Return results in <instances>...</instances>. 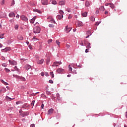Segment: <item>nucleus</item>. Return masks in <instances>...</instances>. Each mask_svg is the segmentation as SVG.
<instances>
[{"label": "nucleus", "instance_id": "1", "mask_svg": "<svg viewBox=\"0 0 127 127\" xmlns=\"http://www.w3.org/2000/svg\"><path fill=\"white\" fill-rule=\"evenodd\" d=\"M13 76L14 77V78H16V79H20V81H26V79H25V78H24V77L20 76L16 74H13Z\"/></svg>", "mask_w": 127, "mask_h": 127}, {"label": "nucleus", "instance_id": "2", "mask_svg": "<svg viewBox=\"0 0 127 127\" xmlns=\"http://www.w3.org/2000/svg\"><path fill=\"white\" fill-rule=\"evenodd\" d=\"M34 33H40V28L39 27H35L33 29Z\"/></svg>", "mask_w": 127, "mask_h": 127}, {"label": "nucleus", "instance_id": "3", "mask_svg": "<svg viewBox=\"0 0 127 127\" xmlns=\"http://www.w3.org/2000/svg\"><path fill=\"white\" fill-rule=\"evenodd\" d=\"M20 18L22 20H23V21H25L26 22L28 21V18H27V17L24 15L20 16Z\"/></svg>", "mask_w": 127, "mask_h": 127}, {"label": "nucleus", "instance_id": "4", "mask_svg": "<svg viewBox=\"0 0 127 127\" xmlns=\"http://www.w3.org/2000/svg\"><path fill=\"white\" fill-rule=\"evenodd\" d=\"M41 3L43 5H47L48 4V0H41Z\"/></svg>", "mask_w": 127, "mask_h": 127}, {"label": "nucleus", "instance_id": "5", "mask_svg": "<svg viewBox=\"0 0 127 127\" xmlns=\"http://www.w3.org/2000/svg\"><path fill=\"white\" fill-rule=\"evenodd\" d=\"M71 29H72V28L68 27V26H65L64 30H65V31H66V32L67 33H68V32H70L71 31Z\"/></svg>", "mask_w": 127, "mask_h": 127}, {"label": "nucleus", "instance_id": "6", "mask_svg": "<svg viewBox=\"0 0 127 127\" xmlns=\"http://www.w3.org/2000/svg\"><path fill=\"white\" fill-rule=\"evenodd\" d=\"M84 45L88 49H90V48H91V43H88L87 45V44H86V41H84Z\"/></svg>", "mask_w": 127, "mask_h": 127}, {"label": "nucleus", "instance_id": "7", "mask_svg": "<svg viewBox=\"0 0 127 127\" xmlns=\"http://www.w3.org/2000/svg\"><path fill=\"white\" fill-rule=\"evenodd\" d=\"M8 61H9V63H10L11 65H16V62H15V61H11L10 60H9Z\"/></svg>", "mask_w": 127, "mask_h": 127}, {"label": "nucleus", "instance_id": "8", "mask_svg": "<svg viewBox=\"0 0 127 127\" xmlns=\"http://www.w3.org/2000/svg\"><path fill=\"white\" fill-rule=\"evenodd\" d=\"M76 25H77V27H80L81 26H83V23L80 21H78L76 23Z\"/></svg>", "mask_w": 127, "mask_h": 127}, {"label": "nucleus", "instance_id": "9", "mask_svg": "<svg viewBox=\"0 0 127 127\" xmlns=\"http://www.w3.org/2000/svg\"><path fill=\"white\" fill-rule=\"evenodd\" d=\"M24 68L26 70H29L30 69V70H32V68H31V66L27 64L24 66Z\"/></svg>", "mask_w": 127, "mask_h": 127}, {"label": "nucleus", "instance_id": "10", "mask_svg": "<svg viewBox=\"0 0 127 127\" xmlns=\"http://www.w3.org/2000/svg\"><path fill=\"white\" fill-rule=\"evenodd\" d=\"M53 112H54V109L51 108L48 111V115H51V114H53Z\"/></svg>", "mask_w": 127, "mask_h": 127}, {"label": "nucleus", "instance_id": "11", "mask_svg": "<svg viewBox=\"0 0 127 127\" xmlns=\"http://www.w3.org/2000/svg\"><path fill=\"white\" fill-rule=\"evenodd\" d=\"M64 71V69L61 68H59L57 70V72H58V73H59V74L61 73H63Z\"/></svg>", "mask_w": 127, "mask_h": 127}, {"label": "nucleus", "instance_id": "12", "mask_svg": "<svg viewBox=\"0 0 127 127\" xmlns=\"http://www.w3.org/2000/svg\"><path fill=\"white\" fill-rule=\"evenodd\" d=\"M43 62H44V60L41 59L37 61V64H43Z\"/></svg>", "mask_w": 127, "mask_h": 127}, {"label": "nucleus", "instance_id": "13", "mask_svg": "<svg viewBox=\"0 0 127 127\" xmlns=\"http://www.w3.org/2000/svg\"><path fill=\"white\" fill-rule=\"evenodd\" d=\"M9 17H15V14H14V13H13V12H11L9 14Z\"/></svg>", "mask_w": 127, "mask_h": 127}, {"label": "nucleus", "instance_id": "14", "mask_svg": "<svg viewBox=\"0 0 127 127\" xmlns=\"http://www.w3.org/2000/svg\"><path fill=\"white\" fill-rule=\"evenodd\" d=\"M59 5H64L65 4V0H61L59 2Z\"/></svg>", "mask_w": 127, "mask_h": 127}, {"label": "nucleus", "instance_id": "15", "mask_svg": "<svg viewBox=\"0 0 127 127\" xmlns=\"http://www.w3.org/2000/svg\"><path fill=\"white\" fill-rule=\"evenodd\" d=\"M2 51H3V52H7V51H10V48H6L4 49H2Z\"/></svg>", "mask_w": 127, "mask_h": 127}, {"label": "nucleus", "instance_id": "16", "mask_svg": "<svg viewBox=\"0 0 127 127\" xmlns=\"http://www.w3.org/2000/svg\"><path fill=\"white\" fill-rule=\"evenodd\" d=\"M109 6L111 7V8H112V9H114V8H115V4H114V3H110Z\"/></svg>", "mask_w": 127, "mask_h": 127}, {"label": "nucleus", "instance_id": "17", "mask_svg": "<svg viewBox=\"0 0 127 127\" xmlns=\"http://www.w3.org/2000/svg\"><path fill=\"white\" fill-rule=\"evenodd\" d=\"M81 15H82L83 17H86L88 16V13H87V12L82 13Z\"/></svg>", "mask_w": 127, "mask_h": 127}, {"label": "nucleus", "instance_id": "18", "mask_svg": "<svg viewBox=\"0 0 127 127\" xmlns=\"http://www.w3.org/2000/svg\"><path fill=\"white\" fill-rule=\"evenodd\" d=\"M57 18L59 20L62 19V18H63V15H58L57 16Z\"/></svg>", "mask_w": 127, "mask_h": 127}, {"label": "nucleus", "instance_id": "19", "mask_svg": "<svg viewBox=\"0 0 127 127\" xmlns=\"http://www.w3.org/2000/svg\"><path fill=\"white\" fill-rule=\"evenodd\" d=\"M90 5V2H89V1H86L85 2V6L86 7H89Z\"/></svg>", "mask_w": 127, "mask_h": 127}, {"label": "nucleus", "instance_id": "20", "mask_svg": "<svg viewBox=\"0 0 127 127\" xmlns=\"http://www.w3.org/2000/svg\"><path fill=\"white\" fill-rule=\"evenodd\" d=\"M35 17H34L32 19L30 20V23H34V21H35Z\"/></svg>", "mask_w": 127, "mask_h": 127}, {"label": "nucleus", "instance_id": "21", "mask_svg": "<svg viewBox=\"0 0 127 127\" xmlns=\"http://www.w3.org/2000/svg\"><path fill=\"white\" fill-rule=\"evenodd\" d=\"M1 83H2V84H4V85H5V86L8 85V83H7V82H5V81H3V80L2 79L1 80Z\"/></svg>", "mask_w": 127, "mask_h": 127}, {"label": "nucleus", "instance_id": "22", "mask_svg": "<svg viewBox=\"0 0 127 127\" xmlns=\"http://www.w3.org/2000/svg\"><path fill=\"white\" fill-rule=\"evenodd\" d=\"M17 38L19 40H23V37L22 36H18Z\"/></svg>", "mask_w": 127, "mask_h": 127}, {"label": "nucleus", "instance_id": "23", "mask_svg": "<svg viewBox=\"0 0 127 127\" xmlns=\"http://www.w3.org/2000/svg\"><path fill=\"white\" fill-rule=\"evenodd\" d=\"M2 93H5L6 92V89L4 87L1 88Z\"/></svg>", "mask_w": 127, "mask_h": 127}, {"label": "nucleus", "instance_id": "24", "mask_svg": "<svg viewBox=\"0 0 127 127\" xmlns=\"http://www.w3.org/2000/svg\"><path fill=\"white\" fill-rule=\"evenodd\" d=\"M54 64H59V65H61V64H62V63L61 62H56L54 63Z\"/></svg>", "mask_w": 127, "mask_h": 127}, {"label": "nucleus", "instance_id": "25", "mask_svg": "<svg viewBox=\"0 0 127 127\" xmlns=\"http://www.w3.org/2000/svg\"><path fill=\"white\" fill-rule=\"evenodd\" d=\"M34 11H36L37 12H38V13H40L41 11H40V10L38 9H34Z\"/></svg>", "mask_w": 127, "mask_h": 127}, {"label": "nucleus", "instance_id": "26", "mask_svg": "<svg viewBox=\"0 0 127 127\" xmlns=\"http://www.w3.org/2000/svg\"><path fill=\"white\" fill-rule=\"evenodd\" d=\"M100 9L101 10H103V11H104V10H106V9H105V7H104V6H101L100 8Z\"/></svg>", "mask_w": 127, "mask_h": 127}, {"label": "nucleus", "instance_id": "27", "mask_svg": "<svg viewBox=\"0 0 127 127\" xmlns=\"http://www.w3.org/2000/svg\"><path fill=\"white\" fill-rule=\"evenodd\" d=\"M87 35H92V32H91V31H88L86 32Z\"/></svg>", "mask_w": 127, "mask_h": 127}, {"label": "nucleus", "instance_id": "28", "mask_svg": "<svg viewBox=\"0 0 127 127\" xmlns=\"http://www.w3.org/2000/svg\"><path fill=\"white\" fill-rule=\"evenodd\" d=\"M59 13L62 16L63 15V14H64V12L62 10H60Z\"/></svg>", "mask_w": 127, "mask_h": 127}, {"label": "nucleus", "instance_id": "29", "mask_svg": "<svg viewBox=\"0 0 127 127\" xmlns=\"http://www.w3.org/2000/svg\"><path fill=\"white\" fill-rule=\"evenodd\" d=\"M50 22L51 23H56V22H55V20H54L53 19H52L51 20H50Z\"/></svg>", "mask_w": 127, "mask_h": 127}, {"label": "nucleus", "instance_id": "30", "mask_svg": "<svg viewBox=\"0 0 127 127\" xmlns=\"http://www.w3.org/2000/svg\"><path fill=\"white\" fill-rule=\"evenodd\" d=\"M34 103H35V101L33 100L31 103V105L32 106V108H33V106H34Z\"/></svg>", "mask_w": 127, "mask_h": 127}, {"label": "nucleus", "instance_id": "31", "mask_svg": "<svg viewBox=\"0 0 127 127\" xmlns=\"http://www.w3.org/2000/svg\"><path fill=\"white\" fill-rule=\"evenodd\" d=\"M4 70L7 73H8V72H10V70L8 69V68H5Z\"/></svg>", "mask_w": 127, "mask_h": 127}, {"label": "nucleus", "instance_id": "32", "mask_svg": "<svg viewBox=\"0 0 127 127\" xmlns=\"http://www.w3.org/2000/svg\"><path fill=\"white\" fill-rule=\"evenodd\" d=\"M14 69L15 70V71H17L18 72H19V69H18V68H17V66H15L14 67Z\"/></svg>", "mask_w": 127, "mask_h": 127}, {"label": "nucleus", "instance_id": "33", "mask_svg": "<svg viewBox=\"0 0 127 127\" xmlns=\"http://www.w3.org/2000/svg\"><path fill=\"white\" fill-rule=\"evenodd\" d=\"M3 35H4V34H0V38L1 39H2V38H3Z\"/></svg>", "mask_w": 127, "mask_h": 127}, {"label": "nucleus", "instance_id": "34", "mask_svg": "<svg viewBox=\"0 0 127 127\" xmlns=\"http://www.w3.org/2000/svg\"><path fill=\"white\" fill-rule=\"evenodd\" d=\"M53 40L52 39H50L48 40V44H50V43H51L52 42Z\"/></svg>", "mask_w": 127, "mask_h": 127}, {"label": "nucleus", "instance_id": "35", "mask_svg": "<svg viewBox=\"0 0 127 127\" xmlns=\"http://www.w3.org/2000/svg\"><path fill=\"white\" fill-rule=\"evenodd\" d=\"M50 75L51 76L52 78H54V74L53 72H50Z\"/></svg>", "mask_w": 127, "mask_h": 127}, {"label": "nucleus", "instance_id": "36", "mask_svg": "<svg viewBox=\"0 0 127 127\" xmlns=\"http://www.w3.org/2000/svg\"><path fill=\"white\" fill-rule=\"evenodd\" d=\"M91 21H95V17H94V16H91Z\"/></svg>", "mask_w": 127, "mask_h": 127}, {"label": "nucleus", "instance_id": "37", "mask_svg": "<svg viewBox=\"0 0 127 127\" xmlns=\"http://www.w3.org/2000/svg\"><path fill=\"white\" fill-rule=\"evenodd\" d=\"M18 27H19V26L18 24H16L15 25V27H14L15 29H16V30L18 29Z\"/></svg>", "mask_w": 127, "mask_h": 127}, {"label": "nucleus", "instance_id": "38", "mask_svg": "<svg viewBox=\"0 0 127 127\" xmlns=\"http://www.w3.org/2000/svg\"><path fill=\"white\" fill-rule=\"evenodd\" d=\"M52 3H53V4H57V2L56 0H54L52 1Z\"/></svg>", "mask_w": 127, "mask_h": 127}, {"label": "nucleus", "instance_id": "39", "mask_svg": "<svg viewBox=\"0 0 127 127\" xmlns=\"http://www.w3.org/2000/svg\"><path fill=\"white\" fill-rule=\"evenodd\" d=\"M49 62H50V60H49V59H47L46 60V64L48 65V64H49Z\"/></svg>", "mask_w": 127, "mask_h": 127}, {"label": "nucleus", "instance_id": "40", "mask_svg": "<svg viewBox=\"0 0 127 127\" xmlns=\"http://www.w3.org/2000/svg\"><path fill=\"white\" fill-rule=\"evenodd\" d=\"M6 100H13V99H11L10 98H9L8 96H6Z\"/></svg>", "mask_w": 127, "mask_h": 127}, {"label": "nucleus", "instance_id": "41", "mask_svg": "<svg viewBox=\"0 0 127 127\" xmlns=\"http://www.w3.org/2000/svg\"><path fill=\"white\" fill-rule=\"evenodd\" d=\"M68 68H69V71H72V67H71V65L69 64L68 65Z\"/></svg>", "mask_w": 127, "mask_h": 127}, {"label": "nucleus", "instance_id": "42", "mask_svg": "<svg viewBox=\"0 0 127 127\" xmlns=\"http://www.w3.org/2000/svg\"><path fill=\"white\" fill-rule=\"evenodd\" d=\"M2 66H3V67H6V66H7V65L6 64L4 63L2 64Z\"/></svg>", "mask_w": 127, "mask_h": 127}, {"label": "nucleus", "instance_id": "43", "mask_svg": "<svg viewBox=\"0 0 127 127\" xmlns=\"http://www.w3.org/2000/svg\"><path fill=\"white\" fill-rule=\"evenodd\" d=\"M56 42L59 46V45H60V42H59L58 40H56Z\"/></svg>", "mask_w": 127, "mask_h": 127}, {"label": "nucleus", "instance_id": "44", "mask_svg": "<svg viewBox=\"0 0 127 127\" xmlns=\"http://www.w3.org/2000/svg\"><path fill=\"white\" fill-rule=\"evenodd\" d=\"M49 27H54V25L51 24L49 25Z\"/></svg>", "mask_w": 127, "mask_h": 127}, {"label": "nucleus", "instance_id": "45", "mask_svg": "<svg viewBox=\"0 0 127 127\" xmlns=\"http://www.w3.org/2000/svg\"><path fill=\"white\" fill-rule=\"evenodd\" d=\"M49 82L50 83V84H53V80H50Z\"/></svg>", "mask_w": 127, "mask_h": 127}, {"label": "nucleus", "instance_id": "46", "mask_svg": "<svg viewBox=\"0 0 127 127\" xmlns=\"http://www.w3.org/2000/svg\"><path fill=\"white\" fill-rule=\"evenodd\" d=\"M110 4H111V3H106L105 4L106 6H108V5L110 6Z\"/></svg>", "mask_w": 127, "mask_h": 127}, {"label": "nucleus", "instance_id": "47", "mask_svg": "<svg viewBox=\"0 0 127 127\" xmlns=\"http://www.w3.org/2000/svg\"><path fill=\"white\" fill-rule=\"evenodd\" d=\"M30 127H35V125H34V124H33L31 125Z\"/></svg>", "mask_w": 127, "mask_h": 127}, {"label": "nucleus", "instance_id": "48", "mask_svg": "<svg viewBox=\"0 0 127 127\" xmlns=\"http://www.w3.org/2000/svg\"><path fill=\"white\" fill-rule=\"evenodd\" d=\"M26 116H27V114H22V116H23V117H26Z\"/></svg>", "mask_w": 127, "mask_h": 127}, {"label": "nucleus", "instance_id": "49", "mask_svg": "<svg viewBox=\"0 0 127 127\" xmlns=\"http://www.w3.org/2000/svg\"><path fill=\"white\" fill-rule=\"evenodd\" d=\"M88 52H89V49H86L85 50V53H88Z\"/></svg>", "mask_w": 127, "mask_h": 127}, {"label": "nucleus", "instance_id": "50", "mask_svg": "<svg viewBox=\"0 0 127 127\" xmlns=\"http://www.w3.org/2000/svg\"><path fill=\"white\" fill-rule=\"evenodd\" d=\"M39 44H40V49H41V47H42V43H39Z\"/></svg>", "mask_w": 127, "mask_h": 127}, {"label": "nucleus", "instance_id": "51", "mask_svg": "<svg viewBox=\"0 0 127 127\" xmlns=\"http://www.w3.org/2000/svg\"><path fill=\"white\" fill-rule=\"evenodd\" d=\"M53 18H52V17H51V16H49L48 17V19H51H51H53Z\"/></svg>", "mask_w": 127, "mask_h": 127}, {"label": "nucleus", "instance_id": "52", "mask_svg": "<svg viewBox=\"0 0 127 127\" xmlns=\"http://www.w3.org/2000/svg\"><path fill=\"white\" fill-rule=\"evenodd\" d=\"M67 10L68 12H71V9H70V8H67Z\"/></svg>", "mask_w": 127, "mask_h": 127}, {"label": "nucleus", "instance_id": "53", "mask_svg": "<svg viewBox=\"0 0 127 127\" xmlns=\"http://www.w3.org/2000/svg\"><path fill=\"white\" fill-rule=\"evenodd\" d=\"M45 75H46V76H49V74H48V72H46Z\"/></svg>", "mask_w": 127, "mask_h": 127}, {"label": "nucleus", "instance_id": "54", "mask_svg": "<svg viewBox=\"0 0 127 127\" xmlns=\"http://www.w3.org/2000/svg\"><path fill=\"white\" fill-rule=\"evenodd\" d=\"M41 76H44V72H42L41 73Z\"/></svg>", "mask_w": 127, "mask_h": 127}, {"label": "nucleus", "instance_id": "55", "mask_svg": "<svg viewBox=\"0 0 127 127\" xmlns=\"http://www.w3.org/2000/svg\"><path fill=\"white\" fill-rule=\"evenodd\" d=\"M41 108H42V109H44V104H42V105H41Z\"/></svg>", "mask_w": 127, "mask_h": 127}, {"label": "nucleus", "instance_id": "56", "mask_svg": "<svg viewBox=\"0 0 127 127\" xmlns=\"http://www.w3.org/2000/svg\"><path fill=\"white\" fill-rule=\"evenodd\" d=\"M67 48H69L70 47V45L66 44Z\"/></svg>", "mask_w": 127, "mask_h": 127}, {"label": "nucleus", "instance_id": "57", "mask_svg": "<svg viewBox=\"0 0 127 127\" xmlns=\"http://www.w3.org/2000/svg\"><path fill=\"white\" fill-rule=\"evenodd\" d=\"M46 94H47V95H50V92L49 91H46Z\"/></svg>", "mask_w": 127, "mask_h": 127}, {"label": "nucleus", "instance_id": "58", "mask_svg": "<svg viewBox=\"0 0 127 127\" xmlns=\"http://www.w3.org/2000/svg\"><path fill=\"white\" fill-rule=\"evenodd\" d=\"M1 4H4V0L2 1Z\"/></svg>", "mask_w": 127, "mask_h": 127}, {"label": "nucleus", "instance_id": "59", "mask_svg": "<svg viewBox=\"0 0 127 127\" xmlns=\"http://www.w3.org/2000/svg\"><path fill=\"white\" fill-rule=\"evenodd\" d=\"M99 24H100V23L96 22L95 25H99Z\"/></svg>", "mask_w": 127, "mask_h": 127}, {"label": "nucleus", "instance_id": "60", "mask_svg": "<svg viewBox=\"0 0 127 127\" xmlns=\"http://www.w3.org/2000/svg\"><path fill=\"white\" fill-rule=\"evenodd\" d=\"M16 17L17 18H19V15H17L16 16Z\"/></svg>", "mask_w": 127, "mask_h": 127}, {"label": "nucleus", "instance_id": "61", "mask_svg": "<svg viewBox=\"0 0 127 127\" xmlns=\"http://www.w3.org/2000/svg\"><path fill=\"white\" fill-rule=\"evenodd\" d=\"M2 60H5V58L3 57H2Z\"/></svg>", "mask_w": 127, "mask_h": 127}, {"label": "nucleus", "instance_id": "62", "mask_svg": "<svg viewBox=\"0 0 127 127\" xmlns=\"http://www.w3.org/2000/svg\"><path fill=\"white\" fill-rule=\"evenodd\" d=\"M71 18H72V16H68V19H71Z\"/></svg>", "mask_w": 127, "mask_h": 127}, {"label": "nucleus", "instance_id": "63", "mask_svg": "<svg viewBox=\"0 0 127 127\" xmlns=\"http://www.w3.org/2000/svg\"><path fill=\"white\" fill-rule=\"evenodd\" d=\"M105 14H108V11H106L105 12Z\"/></svg>", "mask_w": 127, "mask_h": 127}, {"label": "nucleus", "instance_id": "64", "mask_svg": "<svg viewBox=\"0 0 127 127\" xmlns=\"http://www.w3.org/2000/svg\"><path fill=\"white\" fill-rule=\"evenodd\" d=\"M12 4H14V0L12 2Z\"/></svg>", "mask_w": 127, "mask_h": 127}]
</instances>
